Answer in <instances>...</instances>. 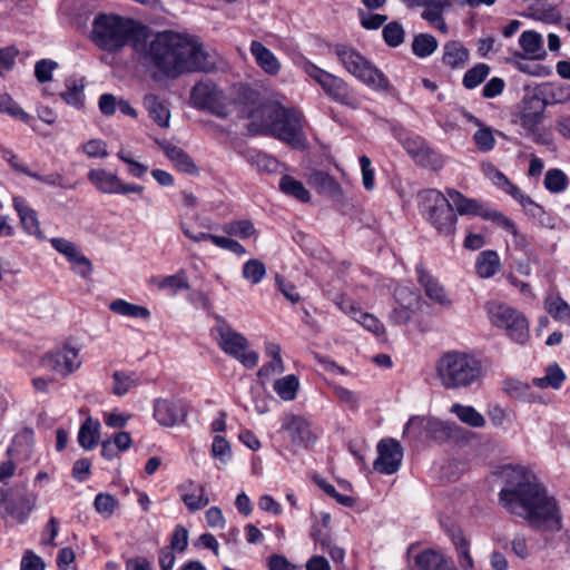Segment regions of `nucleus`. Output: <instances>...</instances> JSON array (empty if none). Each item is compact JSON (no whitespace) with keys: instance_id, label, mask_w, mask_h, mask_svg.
I'll return each instance as SVG.
<instances>
[{"instance_id":"nucleus-1","label":"nucleus","mask_w":570,"mask_h":570,"mask_svg":"<svg viewBox=\"0 0 570 570\" xmlns=\"http://www.w3.org/2000/svg\"><path fill=\"white\" fill-rule=\"evenodd\" d=\"M505 485L499 493L502 505L515 515L522 517L531 528L541 531L560 529L557 501L531 472L522 466L504 470Z\"/></svg>"},{"instance_id":"nucleus-2","label":"nucleus","mask_w":570,"mask_h":570,"mask_svg":"<svg viewBox=\"0 0 570 570\" xmlns=\"http://www.w3.org/2000/svg\"><path fill=\"white\" fill-rule=\"evenodd\" d=\"M139 53L169 78L185 72H210L216 68L198 38L173 30L158 32Z\"/></svg>"},{"instance_id":"nucleus-3","label":"nucleus","mask_w":570,"mask_h":570,"mask_svg":"<svg viewBox=\"0 0 570 570\" xmlns=\"http://www.w3.org/2000/svg\"><path fill=\"white\" fill-rule=\"evenodd\" d=\"M147 29L140 22L115 13H99L92 21L91 40L101 50L119 52L131 46L138 53L145 50Z\"/></svg>"},{"instance_id":"nucleus-4","label":"nucleus","mask_w":570,"mask_h":570,"mask_svg":"<svg viewBox=\"0 0 570 570\" xmlns=\"http://www.w3.org/2000/svg\"><path fill=\"white\" fill-rule=\"evenodd\" d=\"M435 379L446 391L469 390L484 376L482 361L474 354L458 350L442 353L434 364Z\"/></svg>"},{"instance_id":"nucleus-5","label":"nucleus","mask_w":570,"mask_h":570,"mask_svg":"<svg viewBox=\"0 0 570 570\" xmlns=\"http://www.w3.org/2000/svg\"><path fill=\"white\" fill-rule=\"evenodd\" d=\"M257 115L264 118L262 127L277 139L291 145L303 141V115L299 110L271 101L263 105L252 118L255 119Z\"/></svg>"},{"instance_id":"nucleus-6","label":"nucleus","mask_w":570,"mask_h":570,"mask_svg":"<svg viewBox=\"0 0 570 570\" xmlns=\"http://www.w3.org/2000/svg\"><path fill=\"white\" fill-rule=\"evenodd\" d=\"M421 213L440 236L451 238L456 229L458 217L448 197L438 189L420 194Z\"/></svg>"},{"instance_id":"nucleus-7","label":"nucleus","mask_w":570,"mask_h":570,"mask_svg":"<svg viewBox=\"0 0 570 570\" xmlns=\"http://www.w3.org/2000/svg\"><path fill=\"white\" fill-rule=\"evenodd\" d=\"M335 55L347 72L360 79L374 90H389L391 88L385 75L373 66L356 49L347 45L335 46Z\"/></svg>"},{"instance_id":"nucleus-8","label":"nucleus","mask_w":570,"mask_h":570,"mask_svg":"<svg viewBox=\"0 0 570 570\" xmlns=\"http://www.w3.org/2000/svg\"><path fill=\"white\" fill-rule=\"evenodd\" d=\"M544 110V104L537 96L525 97L515 115V122L535 144L549 146L553 141V136L549 128L541 126Z\"/></svg>"},{"instance_id":"nucleus-9","label":"nucleus","mask_w":570,"mask_h":570,"mask_svg":"<svg viewBox=\"0 0 570 570\" xmlns=\"http://www.w3.org/2000/svg\"><path fill=\"white\" fill-rule=\"evenodd\" d=\"M487 312L492 325L505 331L518 344H525L529 338V324L525 316L517 308L504 303H488Z\"/></svg>"},{"instance_id":"nucleus-10","label":"nucleus","mask_w":570,"mask_h":570,"mask_svg":"<svg viewBox=\"0 0 570 570\" xmlns=\"http://www.w3.org/2000/svg\"><path fill=\"white\" fill-rule=\"evenodd\" d=\"M216 342L224 353L240 362L245 367L253 368L258 363V354L254 351H248L247 338L233 330L230 325L217 317L215 326Z\"/></svg>"},{"instance_id":"nucleus-11","label":"nucleus","mask_w":570,"mask_h":570,"mask_svg":"<svg viewBox=\"0 0 570 570\" xmlns=\"http://www.w3.org/2000/svg\"><path fill=\"white\" fill-rule=\"evenodd\" d=\"M190 101L197 109L208 110L218 117H227V97L212 80L197 82L190 94Z\"/></svg>"},{"instance_id":"nucleus-12","label":"nucleus","mask_w":570,"mask_h":570,"mask_svg":"<svg viewBox=\"0 0 570 570\" xmlns=\"http://www.w3.org/2000/svg\"><path fill=\"white\" fill-rule=\"evenodd\" d=\"M37 497L32 493L1 491L0 514L7 521L22 523L36 505Z\"/></svg>"},{"instance_id":"nucleus-13","label":"nucleus","mask_w":570,"mask_h":570,"mask_svg":"<svg viewBox=\"0 0 570 570\" xmlns=\"http://www.w3.org/2000/svg\"><path fill=\"white\" fill-rule=\"evenodd\" d=\"M42 363L48 370L66 377L78 371L82 361L79 355V348L65 343L61 347L47 353L42 358Z\"/></svg>"},{"instance_id":"nucleus-14","label":"nucleus","mask_w":570,"mask_h":570,"mask_svg":"<svg viewBox=\"0 0 570 570\" xmlns=\"http://www.w3.org/2000/svg\"><path fill=\"white\" fill-rule=\"evenodd\" d=\"M400 141L416 164L433 170H439L443 167V158L431 149L421 136L405 135L400 137Z\"/></svg>"},{"instance_id":"nucleus-15","label":"nucleus","mask_w":570,"mask_h":570,"mask_svg":"<svg viewBox=\"0 0 570 570\" xmlns=\"http://www.w3.org/2000/svg\"><path fill=\"white\" fill-rule=\"evenodd\" d=\"M282 430L285 431L295 446L309 448L316 442V434L304 416L286 413L282 417Z\"/></svg>"},{"instance_id":"nucleus-16","label":"nucleus","mask_w":570,"mask_h":570,"mask_svg":"<svg viewBox=\"0 0 570 570\" xmlns=\"http://www.w3.org/2000/svg\"><path fill=\"white\" fill-rule=\"evenodd\" d=\"M377 458L373 463L374 469L383 474L395 473L403 459V449L399 441L389 438L383 439L377 444Z\"/></svg>"},{"instance_id":"nucleus-17","label":"nucleus","mask_w":570,"mask_h":570,"mask_svg":"<svg viewBox=\"0 0 570 570\" xmlns=\"http://www.w3.org/2000/svg\"><path fill=\"white\" fill-rule=\"evenodd\" d=\"M186 405L181 401L159 399L154 404V417L163 426H175L186 419Z\"/></svg>"},{"instance_id":"nucleus-18","label":"nucleus","mask_w":570,"mask_h":570,"mask_svg":"<svg viewBox=\"0 0 570 570\" xmlns=\"http://www.w3.org/2000/svg\"><path fill=\"white\" fill-rule=\"evenodd\" d=\"M177 490L180 500L191 512L202 510L209 503L205 487L194 480L184 481L178 485Z\"/></svg>"},{"instance_id":"nucleus-19","label":"nucleus","mask_w":570,"mask_h":570,"mask_svg":"<svg viewBox=\"0 0 570 570\" xmlns=\"http://www.w3.org/2000/svg\"><path fill=\"white\" fill-rule=\"evenodd\" d=\"M52 247L65 255L71 263L75 264V272L81 277H87L91 271L90 261L78 252L77 246L66 238H52Z\"/></svg>"},{"instance_id":"nucleus-20","label":"nucleus","mask_w":570,"mask_h":570,"mask_svg":"<svg viewBox=\"0 0 570 570\" xmlns=\"http://www.w3.org/2000/svg\"><path fill=\"white\" fill-rule=\"evenodd\" d=\"M416 273L417 281L430 299L446 308L452 306V299L436 278L422 267H417Z\"/></svg>"},{"instance_id":"nucleus-21","label":"nucleus","mask_w":570,"mask_h":570,"mask_svg":"<svg viewBox=\"0 0 570 570\" xmlns=\"http://www.w3.org/2000/svg\"><path fill=\"white\" fill-rule=\"evenodd\" d=\"M249 51L256 65L268 76H277L282 69L278 58L261 41L253 40Z\"/></svg>"},{"instance_id":"nucleus-22","label":"nucleus","mask_w":570,"mask_h":570,"mask_svg":"<svg viewBox=\"0 0 570 570\" xmlns=\"http://www.w3.org/2000/svg\"><path fill=\"white\" fill-rule=\"evenodd\" d=\"M534 96L542 100L544 108L549 105H564L570 102V85L543 83Z\"/></svg>"},{"instance_id":"nucleus-23","label":"nucleus","mask_w":570,"mask_h":570,"mask_svg":"<svg viewBox=\"0 0 570 570\" xmlns=\"http://www.w3.org/2000/svg\"><path fill=\"white\" fill-rule=\"evenodd\" d=\"M13 207L18 213L23 229L36 237H42L37 213L22 197H13Z\"/></svg>"},{"instance_id":"nucleus-24","label":"nucleus","mask_w":570,"mask_h":570,"mask_svg":"<svg viewBox=\"0 0 570 570\" xmlns=\"http://www.w3.org/2000/svg\"><path fill=\"white\" fill-rule=\"evenodd\" d=\"M417 570H456L453 562L435 550H424L415 557Z\"/></svg>"},{"instance_id":"nucleus-25","label":"nucleus","mask_w":570,"mask_h":570,"mask_svg":"<svg viewBox=\"0 0 570 570\" xmlns=\"http://www.w3.org/2000/svg\"><path fill=\"white\" fill-rule=\"evenodd\" d=\"M519 45L523 50V55L518 53L517 56L535 60L544 59L547 56L542 36L533 30L523 31L519 38Z\"/></svg>"},{"instance_id":"nucleus-26","label":"nucleus","mask_w":570,"mask_h":570,"mask_svg":"<svg viewBox=\"0 0 570 570\" xmlns=\"http://www.w3.org/2000/svg\"><path fill=\"white\" fill-rule=\"evenodd\" d=\"M308 183L317 190L318 194L326 195L332 198L342 196L341 185L326 171H313L309 175Z\"/></svg>"},{"instance_id":"nucleus-27","label":"nucleus","mask_w":570,"mask_h":570,"mask_svg":"<svg viewBox=\"0 0 570 570\" xmlns=\"http://www.w3.org/2000/svg\"><path fill=\"white\" fill-rule=\"evenodd\" d=\"M446 197L452 205L453 212L455 210L459 215H476L481 217L484 207L478 200L468 198L462 193L452 188L446 189Z\"/></svg>"},{"instance_id":"nucleus-28","label":"nucleus","mask_w":570,"mask_h":570,"mask_svg":"<svg viewBox=\"0 0 570 570\" xmlns=\"http://www.w3.org/2000/svg\"><path fill=\"white\" fill-rule=\"evenodd\" d=\"M161 148L167 158L177 169L190 175L198 173V168L191 157H189V155H187L181 148L168 142L163 144Z\"/></svg>"},{"instance_id":"nucleus-29","label":"nucleus","mask_w":570,"mask_h":570,"mask_svg":"<svg viewBox=\"0 0 570 570\" xmlns=\"http://www.w3.org/2000/svg\"><path fill=\"white\" fill-rule=\"evenodd\" d=\"M142 105L148 111L149 117L160 127L169 126L170 111L168 107L159 100L154 94H147L144 97Z\"/></svg>"},{"instance_id":"nucleus-30","label":"nucleus","mask_w":570,"mask_h":570,"mask_svg":"<svg viewBox=\"0 0 570 570\" xmlns=\"http://www.w3.org/2000/svg\"><path fill=\"white\" fill-rule=\"evenodd\" d=\"M87 177L88 180L104 194H117L120 186L118 176L105 169H91Z\"/></svg>"},{"instance_id":"nucleus-31","label":"nucleus","mask_w":570,"mask_h":570,"mask_svg":"<svg viewBox=\"0 0 570 570\" xmlns=\"http://www.w3.org/2000/svg\"><path fill=\"white\" fill-rule=\"evenodd\" d=\"M342 309H344L347 314L351 315L353 320H355L357 323H360L365 330L373 333L376 336H382L385 333V327L383 323L375 317L374 315L362 312L357 307L350 304L348 306L344 307L341 306Z\"/></svg>"},{"instance_id":"nucleus-32","label":"nucleus","mask_w":570,"mask_h":570,"mask_svg":"<svg viewBox=\"0 0 570 570\" xmlns=\"http://www.w3.org/2000/svg\"><path fill=\"white\" fill-rule=\"evenodd\" d=\"M450 413L454 414L463 424L470 428L481 429L487 424L484 415L471 405L454 403L450 407Z\"/></svg>"},{"instance_id":"nucleus-33","label":"nucleus","mask_w":570,"mask_h":570,"mask_svg":"<svg viewBox=\"0 0 570 570\" xmlns=\"http://www.w3.org/2000/svg\"><path fill=\"white\" fill-rule=\"evenodd\" d=\"M501 266V261L495 250L481 252L475 261V271L479 277L490 278L497 274Z\"/></svg>"},{"instance_id":"nucleus-34","label":"nucleus","mask_w":570,"mask_h":570,"mask_svg":"<svg viewBox=\"0 0 570 570\" xmlns=\"http://www.w3.org/2000/svg\"><path fill=\"white\" fill-rule=\"evenodd\" d=\"M321 87L326 92V95L330 96L336 102H348V86L342 78L328 72L323 82L321 83Z\"/></svg>"},{"instance_id":"nucleus-35","label":"nucleus","mask_w":570,"mask_h":570,"mask_svg":"<svg viewBox=\"0 0 570 570\" xmlns=\"http://www.w3.org/2000/svg\"><path fill=\"white\" fill-rule=\"evenodd\" d=\"M429 426L426 439H431L436 442H445L450 440L455 436L460 430V426L453 422L442 421L432 416Z\"/></svg>"},{"instance_id":"nucleus-36","label":"nucleus","mask_w":570,"mask_h":570,"mask_svg":"<svg viewBox=\"0 0 570 570\" xmlns=\"http://www.w3.org/2000/svg\"><path fill=\"white\" fill-rule=\"evenodd\" d=\"M469 59L468 49L459 41L444 45L443 62L451 68H462Z\"/></svg>"},{"instance_id":"nucleus-37","label":"nucleus","mask_w":570,"mask_h":570,"mask_svg":"<svg viewBox=\"0 0 570 570\" xmlns=\"http://www.w3.org/2000/svg\"><path fill=\"white\" fill-rule=\"evenodd\" d=\"M524 16L546 23H557L561 19V14L556 7L542 1H534Z\"/></svg>"},{"instance_id":"nucleus-38","label":"nucleus","mask_w":570,"mask_h":570,"mask_svg":"<svg viewBox=\"0 0 570 570\" xmlns=\"http://www.w3.org/2000/svg\"><path fill=\"white\" fill-rule=\"evenodd\" d=\"M503 391L510 397L518 399L528 403L540 402V400L531 392L530 385L517 379L504 380Z\"/></svg>"},{"instance_id":"nucleus-39","label":"nucleus","mask_w":570,"mask_h":570,"mask_svg":"<svg viewBox=\"0 0 570 570\" xmlns=\"http://www.w3.org/2000/svg\"><path fill=\"white\" fill-rule=\"evenodd\" d=\"M109 309L118 315L147 320L150 317V311L141 305L129 303L125 299H115L109 304Z\"/></svg>"},{"instance_id":"nucleus-40","label":"nucleus","mask_w":570,"mask_h":570,"mask_svg":"<svg viewBox=\"0 0 570 570\" xmlns=\"http://www.w3.org/2000/svg\"><path fill=\"white\" fill-rule=\"evenodd\" d=\"M99 421L88 417L80 426L78 442L85 450L94 449L99 438Z\"/></svg>"},{"instance_id":"nucleus-41","label":"nucleus","mask_w":570,"mask_h":570,"mask_svg":"<svg viewBox=\"0 0 570 570\" xmlns=\"http://www.w3.org/2000/svg\"><path fill=\"white\" fill-rule=\"evenodd\" d=\"M279 189L299 202L307 203L311 199L309 191L305 188V186L299 181L293 178L292 176L285 175L279 180Z\"/></svg>"},{"instance_id":"nucleus-42","label":"nucleus","mask_w":570,"mask_h":570,"mask_svg":"<svg viewBox=\"0 0 570 570\" xmlns=\"http://www.w3.org/2000/svg\"><path fill=\"white\" fill-rule=\"evenodd\" d=\"M544 308L557 321L570 318V306L559 294H549L544 299Z\"/></svg>"},{"instance_id":"nucleus-43","label":"nucleus","mask_w":570,"mask_h":570,"mask_svg":"<svg viewBox=\"0 0 570 570\" xmlns=\"http://www.w3.org/2000/svg\"><path fill=\"white\" fill-rule=\"evenodd\" d=\"M32 445L33 431L29 428H24L14 435L12 445L9 448L8 452L28 458Z\"/></svg>"},{"instance_id":"nucleus-44","label":"nucleus","mask_w":570,"mask_h":570,"mask_svg":"<svg viewBox=\"0 0 570 570\" xmlns=\"http://www.w3.org/2000/svg\"><path fill=\"white\" fill-rule=\"evenodd\" d=\"M299 386L298 379L294 374L278 379L274 383V390L284 401H293Z\"/></svg>"},{"instance_id":"nucleus-45","label":"nucleus","mask_w":570,"mask_h":570,"mask_svg":"<svg viewBox=\"0 0 570 570\" xmlns=\"http://www.w3.org/2000/svg\"><path fill=\"white\" fill-rule=\"evenodd\" d=\"M112 381L111 392L117 396L127 394L129 390L138 383V379L134 372L127 373L122 371H115Z\"/></svg>"},{"instance_id":"nucleus-46","label":"nucleus","mask_w":570,"mask_h":570,"mask_svg":"<svg viewBox=\"0 0 570 570\" xmlns=\"http://www.w3.org/2000/svg\"><path fill=\"white\" fill-rule=\"evenodd\" d=\"M452 541L458 552V561L462 570H472L473 569V559L470 554L469 550V541L461 533H454L452 535Z\"/></svg>"},{"instance_id":"nucleus-47","label":"nucleus","mask_w":570,"mask_h":570,"mask_svg":"<svg viewBox=\"0 0 570 570\" xmlns=\"http://www.w3.org/2000/svg\"><path fill=\"white\" fill-rule=\"evenodd\" d=\"M222 230L230 236L247 239L256 233L255 226L249 219L232 220L222 226Z\"/></svg>"},{"instance_id":"nucleus-48","label":"nucleus","mask_w":570,"mask_h":570,"mask_svg":"<svg viewBox=\"0 0 570 570\" xmlns=\"http://www.w3.org/2000/svg\"><path fill=\"white\" fill-rule=\"evenodd\" d=\"M566 380V375L559 365L553 364L547 368V373L542 377L533 379V384L540 389H544L551 386L552 389L558 390L563 381Z\"/></svg>"},{"instance_id":"nucleus-49","label":"nucleus","mask_w":570,"mask_h":570,"mask_svg":"<svg viewBox=\"0 0 570 570\" xmlns=\"http://www.w3.org/2000/svg\"><path fill=\"white\" fill-rule=\"evenodd\" d=\"M431 416H412L405 424L403 434L414 440L426 439Z\"/></svg>"},{"instance_id":"nucleus-50","label":"nucleus","mask_w":570,"mask_h":570,"mask_svg":"<svg viewBox=\"0 0 570 570\" xmlns=\"http://www.w3.org/2000/svg\"><path fill=\"white\" fill-rule=\"evenodd\" d=\"M489 73L490 67L480 62L464 73L462 83L466 89H474L485 80Z\"/></svg>"},{"instance_id":"nucleus-51","label":"nucleus","mask_w":570,"mask_h":570,"mask_svg":"<svg viewBox=\"0 0 570 570\" xmlns=\"http://www.w3.org/2000/svg\"><path fill=\"white\" fill-rule=\"evenodd\" d=\"M265 275L266 267L257 258H250L243 265L242 276L253 285L261 283Z\"/></svg>"},{"instance_id":"nucleus-52","label":"nucleus","mask_w":570,"mask_h":570,"mask_svg":"<svg viewBox=\"0 0 570 570\" xmlns=\"http://www.w3.org/2000/svg\"><path fill=\"white\" fill-rule=\"evenodd\" d=\"M438 48V41L432 35L420 33L412 43L413 53L420 58L432 55Z\"/></svg>"},{"instance_id":"nucleus-53","label":"nucleus","mask_w":570,"mask_h":570,"mask_svg":"<svg viewBox=\"0 0 570 570\" xmlns=\"http://www.w3.org/2000/svg\"><path fill=\"white\" fill-rule=\"evenodd\" d=\"M452 7L451 0H430L424 7L425 10L421 13L422 19L431 24L436 23L443 17V11Z\"/></svg>"},{"instance_id":"nucleus-54","label":"nucleus","mask_w":570,"mask_h":570,"mask_svg":"<svg viewBox=\"0 0 570 570\" xmlns=\"http://www.w3.org/2000/svg\"><path fill=\"white\" fill-rule=\"evenodd\" d=\"M248 161L258 171L264 173H276L279 167V163L276 158L262 151H254L249 156Z\"/></svg>"},{"instance_id":"nucleus-55","label":"nucleus","mask_w":570,"mask_h":570,"mask_svg":"<svg viewBox=\"0 0 570 570\" xmlns=\"http://www.w3.org/2000/svg\"><path fill=\"white\" fill-rule=\"evenodd\" d=\"M524 212L532 218L537 219L538 223L546 228H554L556 222L554 218L544 210V208L537 204L534 200L530 199L527 205L523 207Z\"/></svg>"},{"instance_id":"nucleus-56","label":"nucleus","mask_w":570,"mask_h":570,"mask_svg":"<svg viewBox=\"0 0 570 570\" xmlns=\"http://www.w3.org/2000/svg\"><path fill=\"white\" fill-rule=\"evenodd\" d=\"M0 112L28 122L29 115L8 94L0 95Z\"/></svg>"},{"instance_id":"nucleus-57","label":"nucleus","mask_w":570,"mask_h":570,"mask_svg":"<svg viewBox=\"0 0 570 570\" xmlns=\"http://www.w3.org/2000/svg\"><path fill=\"white\" fill-rule=\"evenodd\" d=\"M382 36L387 46L396 48L404 42L405 31L400 22L392 21L384 26Z\"/></svg>"},{"instance_id":"nucleus-58","label":"nucleus","mask_w":570,"mask_h":570,"mask_svg":"<svg viewBox=\"0 0 570 570\" xmlns=\"http://www.w3.org/2000/svg\"><path fill=\"white\" fill-rule=\"evenodd\" d=\"M481 217L483 219L493 222L498 226L511 233L513 236H518L515 224L501 212L484 207L483 212L481 213Z\"/></svg>"},{"instance_id":"nucleus-59","label":"nucleus","mask_w":570,"mask_h":570,"mask_svg":"<svg viewBox=\"0 0 570 570\" xmlns=\"http://www.w3.org/2000/svg\"><path fill=\"white\" fill-rule=\"evenodd\" d=\"M568 177L560 169H549L546 173L544 186L551 193H561L567 188Z\"/></svg>"},{"instance_id":"nucleus-60","label":"nucleus","mask_w":570,"mask_h":570,"mask_svg":"<svg viewBox=\"0 0 570 570\" xmlns=\"http://www.w3.org/2000/svg\"><path fill=\"white\" fill-rule=\"evenodd\" d=\"M61 98L69 105L79 107L83 99V85L76 80L67 81V90L61 92Z\"/></svg>"},{"instance_id":"nucleus-61","label":"nucleus","mask_w":570,"mask_h":570,"mask_svg":"<svg viewBox=\"0 0 570 570\" xmlns=\"http://www.w3.org/2000/svg\"><path fill=\"white\" fill-rule=\"evenodd\" d=\"M357 14L361 26L366 30H376L387 20V16L385 14L372 13L371 11L364 9H358Z\"/></svg>"},{"instance_id":"nucleus-62","label":"nucleus","mask_w":570,"mask_h":570,"mask_svg":"<svg viewBox=\"0 0 570 570\" xmlns=\"http://www.w3.org/2000/svg\"><path fill=\"white\" fill-rule=\"evenodd\" d=\"M212 455L219 460L220 463L226 464L232 459L229 442L225 438L216 435L212 444Z\"/></svg>"},{"instance_id":"nucleus-63","label":"nucleus","mask_w":570,"mask_h":570,"mask_svg":"<svg viewBox=\"0 0 570 570\" xmlns=\"http://www.w3.org/2000/svg\"><path fill=\"white\" fill-rule=\"evenodd\" d=\"M95 509L98 513L110 517L117 505L116 499L108 493H99L94 501Z\"/></svg>"},{"instance_id":"nucleus-64","label":"nucleus","mask_w":570,"mask_h":570,"mask_svg":"<svg viewBox=\"0 0 570 570\" xmlns=\"http://www.w3.org/2000/svg\"><path fill=\"white\" fill-rule=\"evenodd\" d=\"M394 296L396 305L400 306L415 308L419 304V295L409 287H397Z\"/></svg>"}]
</instances>
